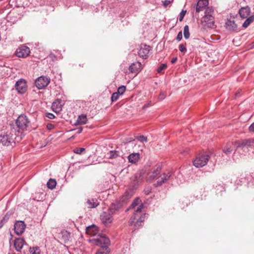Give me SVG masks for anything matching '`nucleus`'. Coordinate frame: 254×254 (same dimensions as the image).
<instances>
[{"label":"nucleus","instance_id":"obj_1","mask_svg":"<svg viewBox=\"0 0 254 254\" xmlns=\"http://www.w3.org/2000/svg\"><path fill=\"white\" fill-rule=\"evenodd\" d=\"M23 134L21 131L16 130L13 125H8L6 130L0 131V143L4 146H9L12 143L19 142L22 138Z\"/></svg>","mask_w":254,"mask_h":254},{"label":"nucleus","instance_id":"obj_2","mask_svg":"<svg viewBox=\"0 0 254 254\" xmlns=\"http://www.w3.org/2000/svg\"><path fill=\"white\" fill-rule=\"evenodd\" d=\"M90 242L93 245L100 247L96 254H109L110 253V240L105 234H99L98 238L92 239L90 240Z\"/></svg>","mask_w":254,"mask_h":254},{"label":"nucleus","instance_id":"obj_3","mask_svg":"<svg viewBox=\"0 0 254 254\" xmlns=\"http://www.w3.org/2000/svg\"><path fill=\"white\" fill-rule=\"evenodd\" d=\"M133 191L132 190H126L124 195H123L119 201H116L111 204L108 210L112 213L115 214L120 209L124 207L127 203L128 200L133 195Z\"/></svg>","mask_w":254,"mask_h":254},{"label":"nucleus","instance_id":"obj_4","mask_svg":"<svg viewBox=\"0 0 254 254\" xmlns=\"http://www.w3.org/2000/svg\"><path fill=\"white\" fill-rule=\"evenodd\" d=\"M30 124V121L28 117L24 114L19 115L15 121V124H10L13 125L16 130H20L23 133V131L26 130Z\"/></svg>","mask_w":254,"mask_h":254},{"label":"nucleus","instance_id":"obj_5","mask_svg":"<svg viewBox=\"0 0 254 254\" xmlns=\"http://www.w3.org/2000/svg\"><path fill=\"white\" fill-rule=\"evenodd\" d=\"M214 10L212 7H208L204 12V15L202 18L201 22L204 27L212 28L214 24V18L212 15Z\"/></svg>","mask_w":254,"mask_h":254},{"label":"nucleus","instance_id":"obj_6","mask_svg":"<svg viewBox=\"0 0 254 254\" xmlns=\"http://www.w3.org/2000/svg\"><path fill=\"white\" fill-rule=\"evenodd\" d=\"M209 159V156L208 154H199L193 161V165L197 168L202 167L207 164Z\"/></svg>","mask_w":254,"mask_h":254},{"label":"nucleus","instance_id":"obj_7","mask_svg":"<svg viewBox=\"0 0 254 254\" xmlns=\"http://www.w3.org/2000/svg\"><path fill=\"white\" fill-rule=\"evenodd\" d=\"M172 173L171 172H168L167 173H163L160 176L156 178V182L153 184L155 187H160L165 183L171 177Z\"/></svg>","mask_w":254,"mask_h":254},{"label":"nucleus","instance_id":"obj_8","mask_svg":"<svg viewBox=\"0 0 254 254\" xmlns=\"http://www.w3.org/2000/svg\"><path fill=\"white\" fill-rule=\"evenodd\" d=\"M21 17V15L18 12V10L16 9L13 8L8 13L6 17V19L7 22L14 24Z\"/></svg>","mask_w":254,"mask_h":254},{"label":"nucleus","instance_id":"obj_9","mask_svg":"<svg viewBox=\"0 0 254 254\" xmlns=\"http://www.w3.org/2000/svg\"><path fill=\"white\" fill-rule=\"evenodd\" d=\"M50 79L47 77L41 76L37 78L35 84L36 87L39 89H42L46 87L50 83Z\"/></svg>","mask_w":254,"mask_h":254},{"label":"nucleus","instance_id":"obj_10","mask_svg":"<svg viewBox=\"0 0 254 254\" xmlns=\"http://www.w3.org/2000/svg\"><path fill=\"white\" fill-rule=\"evenodd\" d=\"M109 210L108 212H103L100 215V218L102 222L104 225L107 226L111 224L113 220L112 215Z\"/></svg>","mask_w":254,"mask_h":254},{"label":"nucleus","instance_id":"obj_11","mask_svg":"<svg viewBox=\"0 0 254 254\" xmlns=\"http://www.w3.org/2000/svg\"><path fill=\"white\" fill-rule=\"evenodd\" d=\"M26 228V224L22 221H17L14 225V230L17 235H21Z\"/></svg>","mask_w":254,"mask_h":254},{"label":"nucleus","instance_id":"obj_12","mask_svg":"<svg viewBox=\"0 0 254 254\" xmlns=\"http://www.w3.org/2000/svg\"><path fill=\"white\" fill-rule=\"evenodd\" d=\"M15 87L19 93L23 94L27 90L26 82L25 80L20 79L16 82Z\"/></svg>","mask_w":254,"mask_h":254},{"label":"nucleus","instance_id":"obj_13","mask_svg":"<svg viewBox=\"0 0 254 254\" xmlns=\"http://www.w3.org/2000/svg\"><path fill=\"white\" fill-rule=\"evenodd\" d=\"M30 53V49L26 46H21L16 50V56L19 58H25L27 57Z\"/></svg>","mask_w":254,"mask_h":254},{"label":"nucleus","instance_id":"obj_14","mask_svg":"<svg viewBox=\"0 0 254 254\" xmlns=\"http://www.w3.org/2000/svg\"><path fill=\"white\" fill-rule=\"evenodd\" d=\"M162 167L160 164H157L153 168V170L149 172L147 174V180H152L154 179H156L158 177V175L160 174Z\"/></svg>","mask_w":254,"mask_h":254},{"label":"nucleus","instance_id":"obj_15","mask_svg":"<svg viewBox=\"0 0 254 254\" xmlns=\"http://www.w3.org/2000/svg\"><path fill=\"white\" fill-rule=\"evenodd\" d=\"M150 50L149 46L142 44L138 52V55L143 59H146L148 57Z\"/></svg>","mask_w":254,"mask_h":254},{"label":"nucleus","instance_id":"obj_16","mask_svg":"<svg viewBox=\"0 0 254 254\" xmlns=\"http://www.w3.org/2000/svg\"><path fill=\"white\" fill-rule=\"evenodd\" d=\"M142 69V65L140 62H136L132 63L128 67L129 72L137 74Z\"/></svg>","mask_w":254,"mask_h":254},{"label":"nucleus","instance_id":"obj_17","mask_svg":"<svg viewBox=\"0 0 254 254\" xmlns=\"http://www.w3.org/2000/svg\"><path fill=\"white\" fill-rule=\"evenodd\" d=\"M25 244L24 239L18 238L15 239L14 241V247L17 252H20L23 246Z\"/></svg>","mask_w":254,"mask_h":254},{"label":"nucleus","instance_id":"obj_18","mask_svg":"<svg viewBox=\"0 0 254 254\" xmlns=\"http://www.w3.org/2000/svg\"><path fill=\"white\" fill-rule=\"evenodd\" d=\"M232 144L236 149L239 148L249 147L247 139L241 141L237 140L232 142Z\"/></svg>","mask_w":254,"mask_h":254},{"label":"nucleus","instance_id":"obj_19","mask_svg":"<svg viewBox=\"0 0 254 254\" xmlns=\"http://www.w3.org/2000/svg\"><path fill=\"white\" fill-rule=\"evenodd\" d=\"M208 4V0H199L195 5L196 11L199 12L203 10Z\"/></svg>","mask_w":254,"mask_h":254},{"label":"nucleus","instance_id":"obj_20","mask_svg":"<svg viewBox=\"0 0 254 254\" xmlns=\"http://www.w3.org/2000/svg\"><path fill=\"white\" fill-rule=\"evenodd\" d=\"M63 101L61 99H58L54 102L52 105L53 110L55 112H60L62 109Z\"/></svg>","mask_w":254,"mask_h":254},{"label":"nucleus","instance_id":"obj_21","mask_svg":"<svg viewBox=\"0 0 254 254\" xmlns=\"http://www.w3.org/2000/svg\"><path fill=\"white\" fill-rule=\"evenodd\" d=\"M241 18L245 19L247 18L250 14L251 8L249 6L242 7L239 11Z\"/></svg>","mask_w":254,"mask_h":254},{"label":"nucleus","instance_id":"obj_22","mask_svg":"<svg viewBox=\"0 0 254 254\" xmlns=\"http://www.w3.org/2000/svg\"><path fill=\"white\" fill-rule=\"evenodd\" d=\"M99 203L96 199L88 198L85 202V205L88 208H95L98 205Z\"/></svg>","mask_w":254,"mask_h":254},{"label":"nucleus","instance_id":"obj_23","mask_svg":"<svg viewBox=\"0 0 254 254\" xmlns=\"http://www.w3.org/2000/svg\"><path fill=\"white\" fill-rule=\"evenodd\" d=\"M127 158L129 162L135 164L138 161L140 158V154L139 153H133L129 154Z\"/></svg>","mask_w":254,"mask_h":254},{"label":"nucleus","instance_id":"obj_24","mask_svg":"<svg viewBox=\"0 0 254 254\" xmlns=\"http://www.w3.org/2000/svg\"><path fill=\"white\" fill-rule=\"evenodd\" d=\"M87 122V116L84 114H82V115H79L74 125L75 126L84 125V124H86Z\"/></svg>","mask_w":254,"mask_h":254},{"label":"nucleus","instance_id":"obj_25","mask_svg":"<svg viewBox=\"0 0 254 254\" xmlns=\"http://www.w3.org/2000/svg\"><path fill=\"white\" fill-rule=\"evenodd\" d=\"M225 27L227 29L230 31H234L237 29V25L234 20H228L225 23Z\"/></svg>","mask_w":254,"mask_h":254},{"label":"nucleus","instance_id":"obj_26","mask_svg":"<svg viewBox=\"0 0 254 254\" xmlns=\"http://www.w3.org/2000/svg\"><path fill=\"white\" fill-rule=\"evenodd\" d=\"M121 152L119 150H111L107 153L108 158L110 159H116L118 157L121 156Z\"/></svg>","mask_w":254,"mask_h":254},{"label":"nucleus","instance_id":"obj_27","mask_svg":"<svg viewBox=\"0 0 254 254\" xmlns=\"http://www.w3.org/2000/svg\"><path fill=\"white\" fill-rule=\"evenodd\" d=\"M98 231V227L92 225L86 227V233L90 235H94Z\"/></svg>","mask_w":254,"mask_h":254},{"label":"nucleus","instance_id":"obj_28","mask_svg":"<svg viewBox=\"0 0 254 254\" xmlns=\"http://www.w3.org/2000/svg\"><path fill=\"white\" fill-rule=\"evenodd\" d=\"M138 217V218H137V221H136L135 223V226L136 227L141 226L142 223L144 221V219L146 217V214H142L141 216L139 215Z\"/></svg>","mask_w":254,"mask_h":254},{"label":"nucleus","instance_id":"obj_29","mask_svg":"<svg viewBox=\"0 0 254 254\" xmlns=\"http://www.w3.org/2000/svg\"><path fill=\"white\" fill-rule=\"evenodd\" d=\"M246 18V20L243 24V27L245 28H247L250 25V24L254 21V15L249 17L248 16Z\"/></svg>","mask_w":254,"mask_h":254},{"label":"nucleus","instance_id":"obj_30","mask_svg":"<svg viewBox=\"0 0 254 254\" xmlns=\"http://www.w3.org/2000/svg\"><path fill=\"white\" fill-rule=\"evenodd\" d=\"M27 4V0H16L15 6L16 7H24Z\"/></svg>","mask_w":254,"mask_h":254},{"label":"nucleus","instance_id":"obj_31","mask_svg":"<svg viewBox=\"0 0 254 254\" xmlns=\"http://www.w3.org/2000/svg\"><path fill=\"white\" fill-rule=\"evenodd\" d=\"M57 182L54 179H50L47 183V187L51 190L54 189L56 186Z\"/></svg>","mask_w":254,"mask_h":254},{"label":"nucleus","instance_id":"obj_32","mask_svg":"<svg viewBox=\"0 0 254 254\" xmlns=\"http://www.w3.org/2000/svg\"><path fill=\"white\" fill-rule=\"evenodd\" d=\"M189 27L188 25H185L184 27V36L186 39L190 38Z\"/></svg>","mask_w":254,"mask_h":254},{"label":"nucleus","instance_id":"obj_33","mask_svg":"<svg viewBox=\"0 0 254 254\" xmlns=\"http://www.w3.org/2000/svg\"><path fill=\"white\" fill-rule=\"evenodd\" d=\"M62 238L64 241H68L70 238V233L66 230L62 231Z\"/></svg>","mask_w":254,"mask_h":254},{"label":"nucleus","instance_id":"obj_34","mask_svg":"<svg viewBox=\"0 0 254 254\" xmlns=\"http://www.w3.org/2000/svg\"><path fill=\"white\" fill-rule=\"evenodd\" d=\"M143 208V205L142 203L141 204L137 206V207L135 209L134 214L138 217L139 215H140Z\"/></svg>","mask_w":254,"mask_h":254},{"label":"nucleus","instance_id":"obj_35","mask_svg":"<svg viewBox=\"0 0 254 254\" xmlns=\"http://www.w3.org/2000/svg\"><path fill=\"white\" fill-rule=\"evenodd\" d=\"M223 151L226 154H230L232 151V149H231V145L227 144L226 146L223 149Z\"/></svg>","mask_w":254,"mask_h":254},{"label":"nucleus","instance_id":"obj_36","mask_svg":"<svg viewBox=\"0 0 254 254\" xmlns=\"http://www.w3.org/2000/svg\"><path fill=\"white\" fill-rule=\"evenodd\" d=\"M30 252L31 254H40V250L39 247L30 248Z\"/></svg>","mask_w":254,"mask_h":254},{"label":"nucleus","instance_id":"obj_37","mask_svg":"<svg viewBox=\"0 0 254 254\" xmlns=\"http://www.w3.org/2000/svg\"><path fill=\"white\" fill-rule=\"evenodd\" d=\"M135 139L142 142H146L147 137L144 135L135 136Z\"/></svg>","mask_w":254,"mask_h":254},{"label":"nucleus","instance_id":"obj_38","mask_svg":"<svg viewBox=\"0 0 254 254\" xmlns=\"http://www.w3.org/2000/svg\"><path fill=\"white\" fill-rule=\"evenodd\" d=\"M126 89V86L124 85H122L120 86L117 90V93L119 95H123L124 93L125 92Z\"/></svg>","mask_w":254,"mask_h":254},{"label":"nucleus","instance_id":"obj_39","mask_svg":"<svg viewBox=\"0 0 254 254\" xmlns=\"http://www.w3.org/2000/svg\"><path fill=\"white\" fill-rule=\"evenodd\" d=\"M137 218H138V216L135 215H133L130 219V220H129L128 221V224L129 225H132L133 223H135L136 221L135 220L137 221Z\"/></svg>","mask_w":254,"mask_h":254},{"label":"nucleus","instance_id":"obj_40","mask_svg":"<svg viewBox=\"0 0 254 254\" xmlns=\"http://www.w3.org/2000/svg\"><path fill=\"white\" fill-rule=\"evenodd\" d=\"M137 218H138V216L135 215H133L130 219V220H129L128 221V224L129 225H132L133 223H135L136 221L135 220L137 221Z\"/></svg>","mask_w":254,"mask_h":254},{"label":"nucleus","instance_id":"obj_41","mask_svg":"<svg viewBox=\"0 0 254 254\" xmlns=\"http://www.w3.org/2000/svg\"><path fill=\"white\" fill-rule=\"evenodd\" d=\"M119 97V94L117 92L113 93L111 98L112 102H115L117 101Z\"/></svg>","mask_w":254,"mask_h":254},{"label":"nucleus","instance_id":"obj_42","mask_svg":"<svg viewBox=\"0 0 254 254\" xmlns=\"http://www.w3.org/2000/svg\"><path fill=\"white\" fill-rule=\"evenodd\" d=\"M85 150L84 148H75L73 150V152L77 154H81Z\"/></svg>","mask_w":254,"mask_h":254},{"label":"nucleus","instance_id":"obj_43","mask_svg":"<svg viewBox=\"0 0 254 254\" xmlns=\"http://www.w3.org/2000/svg\"><path fill=\"white\" fill-rule=\"evenodd\" d=\"M247 139L249 147L254 148V138H249Z\"/></svg>","mask_w":254,"mask_h":254},{"label":"nucleus","instance_id":"obj_44","mask_svg":"<svg viewBox=\"0 0 254 254\" xmlns=\"http://www.w3.org/2000/svg\"><path fill=\"white\" fill-rule=\"evenodd\" d=\"M187 11L182 10L179 14V21H181L184 18V16L186 13Z\"/></svg>","mask_w":254,"mask_h":254},{"label":"nucleus","instance_id":"obj_45","mask_svg":"<svg viewBox=\"0 0 254 254\" xmlns=\"http://www.w3.org/2000/svg\"><path fill=\"white\" fill-rule=\"evenodd\" d=\"M166 67L167 64H161L160 66L157 68V71L158 73H160L162 70H163Z\"/></svg>","mask_w":254,"mask_h":254},{"label":"nucleus","instance_id":"obj_46","mask_svg":"<svg viewBox=\"0 0 254 254\" xmlns=\"http://www.w3.org/2000/svg\"><path fill=\"white\" fill-rule=\"evenodd\" d=\"M179 49L181 52H186L187 51L186 47L183 44L179 45Z\"/></svg>","mask_w":254,"mask_h":254},{"label":"nucleus","instance_id":"obj_47","mask_svg":"<svg viewBox=\"0 0 254 254\" xmlns=\"http://www.w3.org/2000/svg\"><path fill=\"white\" fill-rule=\"evenodd\" d=\"M182 39V33L181 31H180L179 32V33L178 34V35L177 36L176 40L178 41H180Z\"/></svg>","mask_w":254,"mask_h":254},{"label":"nucleus","instance_id":"obj_48","mask_svg":"<svg viewBox=\"0 0 254 254\" xmlns=\"http://www.w3.org/2000/svg\"><path fill=\"white\" fill-rule=\"evenodd\" d=\"M165 95L163 92L160 93L158 96V99L159 100L161 101L163 100L165 98Z\"/></svg>","mask_w":254,"mask_h":254},{"label":"nucleus","instance_id":"obj_49","mask_svg":"<svg viewBox=\"0 0 254 254\" xmlns=\"http://www.w3.org/2000/svg\"><path fill=\"white\" fill-rule=\"evenodd\" d=\"M46 117L50 119H53L55 118V115L53 113H48L46 115Z\"/></svg>","mask_w":254,"mask_h":254},{"label":"nucleus","instance_id":"obj_50","mask_svg":"<svg viewBox=\"0 0 254 254\" xmlns=\"http://www.w3.org/2000/svg\"><path fill=\"white\" fill-rule=\"evenodd\" d=\"M171 3V1L169 0H165L163 1V5L164 7H167L169 4Z\"/></svg>","mask_w":254,"mask_h":254},{"label":"nucleus","instance_id":"obj_51","mask_svg":"<svg viewBox=\"0 0 254 254\" xmlns=\"http://www.w3.org/2000/svg\"><path fill=\"white\" fill-rule=\"evenodd\" d=\"M249 129L250 132H254V123L250 125Z\"/></svg>","mask_w":254,"mask_h":254},{"label":"nucleus","instance_id":"obj_52","mask_svg":"<svg viewBox=\"0 0 254 254\" xmlns=\"http://www.w3.org/2000/svg\"><path fill=\"white\" fill-rule=\"evenodd\" d=\"M72 130H77L76 133L78 134L80 133L82 130H83V127H79L78 128H77L76 129H72Z\"/></svg>","mask_w":254,"mask_h":254},{"label":"nucleus","instance_id":"obj_53","mask_svg":"<svg viewBox=\"0 0 254 254\" xmlns=\"http://www.w3.org/2000/svg\"><path fill=\"white\" fill-rule=\"evenodd\" d=\"M47 128L49 130H51L54 128V125L51 124H48L47 125Z\"/></svg>","mask_w":254,"mask_h":254},{"label":"nucleus","instance_id":"obj_54","mask_svg":"<svg viewBox=\"0 0 254 254\" xmlns=\"http://www.w3.org/2000/svg\"><path fill=\"white\" fill-rule=\"evenodd\" d=\"M9 219V217L8 216H7V215H5L2 220H1V221H2V222L3 223H4L5 222H6L8 219Z\"/></svg>","mask_w":254,"mask_h":254},{"label":"nucleus","instance_id":"obj_55","mask_svg":"<svg viewBox=\"0 0 254 254\" xmlns=\"http://www.w3.org/2000/svg\"><path fill=\"white\" fill-rule=\"evenodd\" d=\"M49 57L51 59V60L54 61L56 59V56L54 54H51L49 55Z\"/></svg>","mask_w":254,"mask_h":254},{"label":"nucleus","instance_id":"obj_56","mask_svg":"<svg viewBox=\"0 0 254 254\" xmlns=\"http://www.w3.org/2000/svg\"><path fill=\"white\" fill-rule=\"evenodd\" d=\"M177 61V58L176 57V58H173L172 59L171 62L172 64H175L176 62Z\"/></svg>","mask_w":254,"mask_h":254},{"label":"nucleus","instance_id":"obj_57","mask_svg":"<svg viewBox=\"0 0 254 254\" xmlns=\"http://www.w3.org/2000/svg\"><path fill=\"white\" fill-rule=\"evenodd\" d=\"M151 102H149V103H148V104L144 105V108L147 107H148L149 106H150V105H151Z\"/></svg>","mask_w":254,"mask_h":254},{"label":"nucleus","instance_id":"obj_58","mask_svg":"<svg viewBox=\"0 0 254 254\" xmlns=\"http://www.w3.org/2000/svg\"><path fill=\"white\" fill-rule=\"evenodd\" d=\"M136 205H137V203H136V201H134L132 203L131 206H132V207H134V206H136Z\"/></svg>","mask_w":254,"mask_h":254},{"label":"nucleus","instance_id":"obj_59","mask_svg":"<svg viewBox=\"0 0 254 254\" xmlns=\"http://www.w3.org/2000/svg\"><path fill=\"white\" fill-rule=\"evenodd\" d=\"M3 224H4V223L2 222V221H0V228L2 227Z\"/></svg>","mask_w":254,"mask_h":254},{"label":"nucleus","instance_id":"obj_60","mask_svg":"<svg viewBox=\"0 0 254 254\" xmlns=\"http://www.w3.org/2000/svg\"><path fill=\"white\" fill-rule=\"evenodd\" d=\"M251 48H254V42L252 43Z\"/></svg>","mask_w":254,"mask_h":254},{"label":"nucleus","instance_id":"obj_61","mask_svg":"<svg viewBox=\"0 0 254 254\" xmlns=\"http://www.w3.org/2000/svg\"><path fill=\"white\" fill-rule=\"evenodd\" d=\"M3 64V62L0 61V66H2Z\"/></svg>","mask_w":254,"mask_h":254},{"label":"nucleus","instance_id":"obj_62","mask_svg":"<svg viewBox=\"0 0 254 254\" xmlns=\"http://www.w3.org/2000/svg\"><path fill=\"white\" fill-rule=\"evenodd\" d=\"M135 139H133V138H129V139L128 140V141L129 142H130V141H132L133 140H134Z\"/></svg>","mask_w":254,"mask_h":254},{"label":"nucleus","instance_id":"obj_63","mask_svg":"<svg viewBox=\"0 0 254 254\" xmlns=\"http://www.w3.org/2000/svg\"><path fill=\"white\" fill-rule=\"evenodd\" d=\"M10 2H11V0H9V3H10Z\"/></svg>","mask_w":254,"mask_h":254},{"label":"nucleus","instance_id":"obj_64","mask_svg":"<svg viewBox=\"0 0 254 254\" xmlns=\"http://www.w3.org/2000/svg\"><path fill=\"white\" fill-rule=\"evenodd\" d=\"M3 0H0V2L2 1Z\"/></svg>","mask_w":254,"mask_h":254}]
</instances>
